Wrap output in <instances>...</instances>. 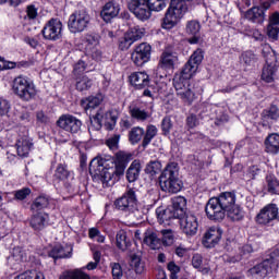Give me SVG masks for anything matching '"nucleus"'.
<instances>
[{
	"label": "nucleus",
	"mask_w": 279,
	"mask_h": 279,
	"mask_svg": "<svg viewBox=\"0 0 279 279\" xmlns=\"http://www.w3.org/2000/svg\"><path fill=\"white\" fill-rule=\"evenodd\" d=\"M114 206L118 210L124 213L128 219L133 221V223L142 221L145 217V211L143 207L138 205V198L133 189H129L121 197L116 199Z\"/></svg>",
	"instance_id": "obj_1"
},
{
	"label": "nucleus",
	"mask_w": 279,
	"mask_h": 279,
	"mask_svg": "<svg viewBox=\"0 0 279 279\" xmlns=\"http://www.w3.org/2000/svg\"><path fill=\"white\" fill-rule=\"evenodd\" d=\"M159 186L163 193L174 195L180 193L184 186L180 180V168L177 162L169 163L159 175Z\"/></svg>",
	"instance_id": "obj_2"
},
{
	"label": "nucleus",
	"mask_w": 279,
	"mask_h": 279,
	"mask_svg": "<svg viewBox=\"0 0 279 279\" xmlns=\"http://www.w3.org/2000/svg\"><path fill=\"white\" fill-rule=\"evenodd\" d=\"M129 10L140 21L151 19V12H161L167 8V0H131Z\"/></svg>",
	"instance_id": "obj_3"
},
{
	"label": "nucleus",
	"mask_w": 279,
	"mask_h": 279,
	"mask_svg": "<svg viewBox=\"0 0 279 279\" xmlns=\"http://www.w3.org/2000/svg\"><path fill=\"white\" fill-rule=\"evenodd\" d=\"M193 77V74L189 71H180L174 74L173 84L174 88L177 90L178 97L184 101V104H187L191 106L193 101L195 100V93L191 90V88L186 87L189 86V80Z\"/></svg>",
	"instance_id": "obj_4"
},
{
	"label": "nucleus",
	"mask_w": 279,
	"mask_h": 279,
	"mask_svg": "<svg viewBox=\"0 0 279 279\" xmlns=\"http://www.w3.org/2000/svg\"><path fill=\"white\" fill-rule=\"evenodd\" d=\"M220 206H222L227 217L231 221H241L243 219V209L236 204V194L234 192H223L216 197Z\"/></svg>",
	"instance_id": "obj_5"
},
{
	"label": "nucleus",
	"mask_w": 279,
	"mask_h": 279,
	"mask_svg": "<svg viewBox=\"0 0 279 279\" xmlns=\"http://www.w3.org/2000/svg\"><path fill=\"white\" fill-rule=\"evenodd\" d=\"M12 90L22 101H32L36 97V85L25 76L13 80Z\"/></svg>",
	"instance_id": "obj_6"
},
{
	"label": "nucleus",
	"mask_w": 279,
	"mask_h": 279,
	"mask_svg": "<svg viewBox=\"0 0 279 279\" xmlns=\"http://www.w3.org/2000/svg\"><path fill=\"white\" fill-rule=\"evenodd\" d=\"M189 11L183 4H180L178 0H171L170 5L162 19L161 27L162 29H173L175 25L182 21V17Z\"/></svg>",
	"instance_id": "obj_7"
},
{
	"label": "nucleus",
	"mask_w": 279,
	"mask_h": 279,
	"mask_svg": "<svg viewBox=\"0 0 279 279\" xmlns=\"http://www.w3.org/2000/svg\"><path fill=\"white\" fill-rule=\"evenodd\" d=\"M279 267V250H274L269 258H266L263 263L254 266L248 270L251 276H260V278H265L267 274H271L274 271H278Z\"/></svg>",
	"instance_id": "obj_8"
},
{
	"label": "nucleus",
	"mask_w": 279,
	"mask_h": 279,
	"mask_svg": "<svg viewBox=\"0 0 279 279\" xmlns=\"http://www.w3.org/2000/svg\"><path fill=\"white\" fill-rule=\"evenodd\" d=\"M95 165L98 167V171H100V181L105 186H112L114 184V174L117 173V169L110 168L109 160L104 157L94 158L89 163V171H93Z\"/></svg>",
	"instance_id": "obj_9"
},
{
	"label": "nucleus",
	"mask_w": 279,
	"mask_h": 279,
	"mask_svg": "<svg viewBox=\"0 0 279 279\" xmlns=\"http://www.w3.org/2000/svg\"><path fill=\"white\" fill-rule=\"evenodd\" d=\"M90 24V15L86 10H78L72 13L68 21V27L72 34L84 32Z\"/></svg>",
	"instance_id": "obj_10"
},
{
	"label": "nucleus",
	"mask_w": 279,
	"mask_h": 279,
	"mask_svg": "<svg viewBox=\"0 0 279 279\" xmlns=\"http://www.w3.org/2000/svg\"><path fill=\"white\" fill-rule=\"evenodd\" d=\"M119 119V114L117 111L109 110L106 111L105 108L98 109L96 114L92 119V123H96V128L101 130L102 123L107 128V130H114V125H117V120Z\"/></svg>",
	"instance_id": "obj_11"
},
{
	"label": "nucleus",
	"mask_w": 279,
	"mask_h": 279,
	"mask_svg": "<svg viewBox=\"0 0 279 279\" xmlns=\"http://www.w3.org/2000/svg\"><path fill=\"white\" fill-rule=\"evenodd\" d=\"M57 128H60V130L69 132V134L72 135L80 134L82 132V120L73 114H62L57 120Z\"/></svg>",
	"instance_id": "obj_12"
},
{
	"label": "nucleus",
	"mask_w": 279,
	"mask_h": 279,
	"mask_svg": "<svg viewBox=\"0 0 279 279\" xmlns=\"http://www.w3.org/2000/svg\"><path fill=\"white\" fill-rule=\"evenodd\" d=\"M62 29V22L58 19H51L45 24L41 34L46 40H60Z\"/></svg>",
	"instance_id": "obj_13"
},
{
	"label": "nucleus",
	"mask_w": 279,
	"mask_h": 279,
	"mask_svg": "<svg viewBox=\"0 0 279 279\" xmlns=\"http://www.w3.org/2000/svg\"><path fill=\"white\" fill-rule=\"evenodd\" d=\"M179 219L183 234H186V236H195V234H197V230H199L197 216L193 214H184V216H181Z\"/></svg>",
	"instance_id": "obj_14"
},
{
	"label": "nucleus",
	"mask_w": 279,
	"mask_h": 279,
	"mask_svg": "<svg viewBox=\"0 0 279 279\" xmlns=\"http://www.w3.org/2000/svg\"><path fill=\"white\" fill-rule=\"evenodd\" d=\"M205 213L210 221H223L227 211L222 208L221 204L218 203L216 197H211L205 206Z\"/></svg>",
	"instance_id": "obj_15"
},
{
	"label": "nucleus",
	"mask_w": 279,
	"mask_h": 279,
	"mask_svg": "<svg viewBox=\"0 0 279 279\" xmlns=\"http://www.w3.org/2000/svg\"><path fill=\"white\" fill-rule=\"evenodd\" d=\"M109 160V163L116 167V172L118 175H123L125 172V169L128 168V165H130V161L132 160V154L120 150L116 153L114 157H108L106 158Z\"/></svg>",
	"instance_id": "obj_16"
},
{
	"label": "nucleus",
	"mask_w": 279,
	"mask_h": 279,
	"mask_svg": "<svg viewBox=\"0 0 279 279\" xmlns=\"http://www.w3.org/2000/svg\"><path fill=\"white\" fill-rule=\"evenodd\" d=\"M278 219V205L277 204H268L266 205L256 216V221L260 226H267L271 223V221H276Z\"/></svg>",
	"instance_id": "obj_17"
},
{
	"label": "nucleus",
	"mask_w": 279,
	"mask_h": 279,
	"mask_svg": "<svg viewBox=\"0 0 279 279\" xmlns=\"http://www.w3.org/2000/svg\"><path fill=\"white\" fill-rule=\"evenodd\" d=\"M149 58H151V46L147 43L137 46L132 53V60L136 66H143V64L149 62Z\"/></svg>",
	"instance_id": "obj_18"
},
{
	"label": "nucleus",
	"mask_w": 279,
	"mask_h": 279,
	"mask_svg": "<svg viewBox=\"0 0 279 279\" xmlns=\"http://www.w3.org/2000/svg\"><path fill=\"white\" fill-rule=\"evenodd\" d=\"M221 236H223V230L219 227H211L205 232L202 243L204 247L211 248L219 244Z\"/></svg>",
	"instance_id": "obj_19"
},
{
	"label": "nucleus",
	"mask_w": 279,
	"mask_h": 279,
	"mask_svg": "<svg viewBox=\"0 0 279 279\" xmlns=\"http://www.w3.org/2000/svg\"><path fill=\"white\" fill-rule=\"evenodd\" d=\"M84 47L86 53L92 56L94 60H99V58H101V51L97 48L99 47V37L95 35H86L84 38Z\"/></svg>",
	"instance_id": "obj_20"
},
{
	"label": "nucleus",
	"mask_w": 279,
	"mask_h": 279,
	"mask_svg": "<svg viewBox=\"0 0 279 279\" xmlns=\"http://www.w3.org/2000/svg\"><path fill=\"white\" fill-rule=\"evenodd\" d=\"M32 216L29 219V226L36 232H40V230H45L47 228V223L49 221V215L45 211H32Z\"/></svg>",
	"instance_id": "obj_21"
},
{
	"label": "nucleus",
	"mask_w": 279,
	"mask_h": 279,
	"mask_svg": "<svg viewBox=\"0 0 279 279\" xmlns=\"http://www.w3.org/2000/svg\"><path fill=\"white\" fill-rule=\"evenodd\" d=\"M202 31V24L197 20H191L186 22L185 32L189 36H192L187 39L190 45H197L202 38L199 32Z\"/></svg>",
	"instance_id": "obj_22"
},
{
	"label": "nucleus",
	"mask_w": 279,
	"mask_h": 279,
	"mask_svg": "<svg viewBox=\"0 0 279 279\" xmlns=\"http://www.w3.org/2000/svg\"><path fill=\"white\" fill-rule=\"evenodd\" d=\"M158 222L161 226H170L171 219H180L179 214L173 211V208L168 207L162 209L161 207L157 208L156 210Z\"/></svg>",
	"instance_id": "obj_23"
},
{
	"label": "nucleus",
	"mask_w": 279,
	"mask_h": 279,
	"mask_svg": "<svg viewBox=\"0 0 279 279\" xmlns=\"http://www.w3.org/2000/svg\"><path fill=\"white\" fill-rule=\"evenodd\" d=\"M130 82L132 86H135L138 90L149 86V75L143 71L133 72L130 75Z\"/></svg>",
	"instance_id": "obj_24"
},
{
	"label": "nucleus",
	"mask_w": 279,
	"mask_h": 279,
	"mask_svg": "<svg viewBox=\"0 0 279 279\" xmlns=\"http://www.w3.org/2000/svg\"><path fill=\"white\" fill-rule=\"evenodd\" d=\"M121 8L116 2H108L105 4L100 16L104 19L106 23L112 21L116 16H119V12Z\"/></svg>",
	"instance_id": "obj_25"
},
{
	"label": "nucleus",
	"mask_w": 279,
	"mask_h": 279,
	"mask_svg": "<svg viewBox=\"0 0 279 279\" xmlns=\"http://www.w3.org/2000/svg\"><path fill=\"white\" fill-rule=\"evenodd\" d=\"M265 9L263 7H253L245 13V19L251 23H264L265 22Z\"/></svg>",
	"instance_id": "obj_26"
},
{
	"label": "nucleus",
	"mask_w": 279,
	"mask_h": 279,
	"mask_svg": "<svg viewBox=\"0 0 279 279\" xmlns=\"http://www.w3.org/2000/svg\"><path fill=\"white\" fill-rule=\"evenodd\" d=\"M143 244L150 247V250H160L162 241L154 231H146L144 233Z\"/></svg>",
	"instance_id": "obj_27"
},
{
	"label": "nucleus",
	"mask_w": 279,
	"mask_h": 279,
	"mask_svg": "<svg viewBox=\"0 0 279 279\" xmlns=\"http://www.w3.org/2000/svg\"><path fill=\"white\" fill-rule=\"evenodd\" d=\"M101 101H104V95L98 94L96 96H89L81 100V106L84 110H95L98 106H101Z\"/></svg>",
	"instance_id": "obj_28"
},
{
	"label": "nucleus",
	"mask_w": 279,
	"mask_h": 279,
	"mask_svg": "<svg viewBox=\"0 0 279 279\" xmlns=\"http://www.w3.org/2000/svg\"><path fill=\"white\" fill-rule=\"evenodd\" d=\"M202 60H204V52H202V49H197L186 62L185 71H197L199 64H202Z\"/></svg>",
	"instance_id": "obj_29"
},
{
	"label": "nucleus",
	"mask_w": 279,
	"mask_h": 279,
	"mask_svg": "<svg viewBox=\"0 0 279 279\" xmlns=\"http://www.w3.org/2000/svg\"><path fill=\"white\" fill-rule=\"evenodd\" d=\"M158 69L173 71L175 69V58L170 52H163L160 57Z\"/></svg>",
	"instance_id": "obj_30"
},
{
	"label": "nucleus",
	"mask_w": 279,
	"mask_h": 279,
	"mask_svg": "<svg viewBox=\"0 0 279 279\" xmlns=\"http://www.w3.org/2000/svg\"><path fill=\"white\" fill-rule=\"evenodd\" d=\"M266 151L268 154H278L279 151V134L271 133L265 140Z\"/></svg>",
	"instance_id": "obj_31"
},
{
	"label": "nucleus",
	"mask_w": 279,
	"mask_h": 279,
	"mask_svg": "<svg viewBox=\"0 0 279 279\" xmlns=\"http://www.w3.org/2000/svg\"><path fill=\"white\" fill-rule=\"evenodd\" d=\"M32 142L29 140L21 138L16 142V151L20 158H27L29 156V151H32Z\"/></svg>",
	"instance_id": "obj_32"
},
{
	"label": "nucleus",
	"mask_w": 279,
	"mask_h": 279,
	"mask_svg": "<svg viewBox=\"0 0 279 279\" xmlns=\"http://www.w3.org/2000/svg\"><path fill=\"white\" fill-rule=\"evenodd\" d=\"M29 66V63L27 61H21V62H12L5 60V58L0 57V71H10L12 69H27Z\"/></svg>",
	"instance_id": "obj_33"
},
{
	"label": "nucleus",
	"mask_w": 279,
	"mask_h": 279,
	"mask_svg": "<svg viewBox=\"0 0 279 279\" xmlns=\"http://www.w3.org/2000/svg\"><path fill=\"white\" fill-rule=\"evenodd\" d=\"M45 208H49V197L46 195H40L34 199L31 205L32 213H43Z\"/></svg>",
	"instance_id": "obj_34"
},
{
	"label": "nucleus",
	"mask_w": 279,
	"mask_h": 279,
	"mask_svg": "<svg viewBox=\"0 0 279 279\" xmlns=\"http://www.w3.org/2000/svg\"><path fill=\"white\" fill-rule=\"evenodd\" d=\"M71 252H73V248H71V247L64 248L63 246L58 245V246H54L49 252V256H50V258L58 260V258H69V256H71Z\"/></svg>",
	"instance_id": "obj_35"
},
{
	"label": "nucleus",
	"mask_w": 279,
	"mask_h": 279,
	"mask_svg": "<svg viewBox=\"0 0 279 279\" xmlns=\"http://www.w3.org/2000/svg\"><path fill=\"white\" fill-rule=\"evenodd\" d=\"M141 175V161L134 160L126 171V180L129 182H136Z\"/></svg>",
	"instance_id": "obj_36"
},
{
	"label": "nucleus",
	"mask_w": 279,
	"mask_h": 279,
	"mask_svg": "<svg viewBox=\"0 0 279 279\" xmlns=\"http://www.w3.org/2000/svg\"><path fill=\"white\" fill-rule=\"evenodd\" d=\"M144 36L145 28L140 26L131 27L125 34V37L130 40L129 44H134L136 40H141Z\"/></svg>",
	"instance_id": "obj_37"
},
{
	"label": "nucleus",
	"mask_w": 279,
	"mask_h": 279,
	"mask_svg": "<svg viewBox=\"0 0 279 279\" xmlns=\"http://www.w3.org/2000/svg\"><path fill=\"white\" fill-rule=\"evenodd\" d=\"M156 136H158V128H156L154 124L147 125L146 131H144L142 147H147V145H149V143H151Z\"/></svg>",
	"instance_id": "obj_38"
},
{
	"label": "nucleus",
	"mask_w": 279,
	"mask_h": 279,
	"mask_svg": "<svg viewBox=\"0 0 279 279\" xmlns=\"http://www.w3.org/2000/svg\"><path fill=\"white\" fill-rule=\"evenodd\" d=\"M143 136H145V129L141 126H134L129 132V141L131 145H136L143 141Z\"/></svg>",
	"instance_id": "obj_39"
},
{
	"label": "nucleus",
	"mask_w": 279,
	"mask_h": 279,
	"mask_svg": "<svg viewBox=\"0 0 279 279\" xmlns=\"http://www.w3.org/2000/svg\"><path fill=\"white\" fill-rule=\"evenodd\" d=\"M170 208L173 209V213L179 214V219L184 215V209L186 208V198L184 196H177L172 198V206Z\"/></svg>",
	"instance_id": "obj_40"
},
{
	"label": "nucleus",
	"mask_w": 279,
	"mask_h": 279,
	"mask_svg": "<svg viewBox=\"0 0 279 279\" xmlns=\"http://www.w3.org/2000/svg\"><path fill=\"white\" fill-rule=\"evenodd\" d=\"M129 113L132 119H135L136 121H147V119H149V112L136 106H130Z\"/></svg>",
	"instance_id": "obj_41"
},
{
	"label": "nucleus",
	"mask_w": 279,
	"mask_h": 279,
	"mask_svg": "<svg viewBox=\"0 0 279 279\" xmlns=\"http://www.w3.org/2000/svg\"><path fill=\"white\" fill-rule=\"evenodd\" d=\"M162 171V163L159 160H151L146 165L145 173L148 175H158Z\"/></svg>",
	"instance_id": "obj_42"
},
{
	"label": "nucleus",
	"mask_w": 279,
	"mask_h": 279,
	"mask_svg": "<svg viewBox=\"0 0 279 279\" xmlns=\"http://www.w3.org/2000/svg\"><path fill=\"white\" fill-rule=\"evenodd\" d=\"M262 117L264 121H278L279 108L272 105L269 109L263 111Z\"/></svg>",
	"instance_id": "obj_43"
},
{
	"label": "nucleus",
	"mask_w": 279,
	"mask_h": 279,
	"mask_svg": "<svg viewBox=\"0 0 279 279\" xmlns=\"http://www.w3.org/2000/svg\"><path fill=\"white\" fill-rule=\"evenodd\" d=\"M116 245L122 252H125V250H128V247L131 245V243H130V241H128V235L125 234V232L120 231L116 235Z\"/></svg>",
	"instance_id": "obj_44"
},
{
	"label": "nucleus",
	"mask_w": 279,
	"mask_h": 279,
	"mask_svg": "<svg viewBox=\"0 0 279 279\" xmlns=\"http://www.w3.org/2000/svg\"><path fill=\"white\" fill-rule=\"evenodd\" d=\"M60 279H90L86 272L75 269V270H70L63 274Z\"/></svg>",
	"instance_id": "obj_45"
},
{
	"label": "nucleus",
	"mask_w": 279,
	"mask_h": 279,
	"mask_svg": "<svg viewBox=\"0 0 279 279\" xmlns=\"http://www.w3.org/2000/svg\"><path fill=\"white\" fill-rule=\"evenodd\" d=\"M267 182V191L271 193V195H279V181L276 177L268 175L266 178Z\"/></svg>",
	"instance_id": "obj_46"
},
{
	"label": "nucleus",
	"mask_w": 279,
	"mask_h": 279,
	"mask_svg": "<svg viewBox=\"0 0 279 279\" xmlns=\"http://www.w3.org/2000/svg\"><path fill=\"white\" fill-rule=\"evenodd\" d=\"M240 62L244 66H253V64H256V54L252 51H245L241 54Z\"/></svg>",
	"instance_id": "obj_47"
},
{
	"label": "nucleus",
	"mask_w": 279,
	"mask_h": 279,
	"mask_svg": "<svg viewBox=\"0 0 279 279\" xmlns=\"http://www.w3.org/2000/svg\"><path fill=\"white\" fill-rule=\"evenodd\" d=\"M202 263H204V258L199 254H195L192 257V265L194 269H198L201 274H208L210 271V268L202 266Z\"/></svg>",
	"instance_id": "obj_48"
},
{
	"label": "nucleus",
	"mask_w": 279,
	"mask_h": 279,
	"mask_svg": "<svg viewBox=\"0 0 279 279\" xmlns=\"http://www.w3.org/2000/svg\"><path fill=\"white\" fill-rule=\"evenodd\" d=\"M93 86V81L86 77L85 75H81L76 77V89L77 90H88Z\"/></svg>",
	"instance_id": "obj_49"
},
{
	"label": "nucleus",
	"mask_w": 279,
	"mask_h": 279,
	"mask_svg": "<svg viewBox=\"0 0 279 279\" xmlns=\"http://www.w3.org/2000/svg\"><path fill=\"white\" fill-rule=\"evenodd\" d=\"M25 258H27V255L25 254L23 247L16 246L12 250L11 260H15V263H23Z\"/></svg>",
	"instance_id": "obj_50"
},
{
	"label": "nucleus",
	"mask_w": 279,
	"mask_h": 279,
	"mask_svg": "<svg viewBox=\"0 0 279 279\" xmlns=\"http://www.w3.org/2000/svg\"><path fill=\"white\" fill-rule=\"evenodd\" d=\"M15 279H45V275L36 270H27L21 275H17Z\"/></svg>",
	"instance_id": "obj_51"
},
{
	"label": "nucleus",
	"mask_w": 279,
	"mask_h": 279,
	"mask_svg": "<svg viewBox=\"0 0 279 279\" xmlns=\"http://www.w3.org/2000/svg\"><path fill=\"white\" fill-rule=\"evenodd\" d=\"M173 129V122L170 117H165L161 121V131L163 136H169L171 134V130Z\"/></svg>",
	"instance_id": "obj_52"
},
{
	"label": "nucleus",
	"mask_w": 279,
	"mask_h": 279,
	"mask_svg": "<svg viewBox=\"0 0 279 279\" xmlns=\"http://www.w3.org/2000/svg\"><path fill=\"white\" fill-rule=\"evenodd\" d=\"M54 178L57 180H66V178H69V170H66V166L59 163L54 172Z\"/></svg>",
	"instance_id": "obj_53"
},
{
	"label": "nucleus",
	"mask_w": 279,
	"mask_h": 279,
	"mask_svg": "<svg viewBox=\"0 0 279 279\" xmlns=\"http://www.w3.org/2000/svg\"><path fill=\"white\" fill-rule=\"evenodd\" d=\"M161 234H162V243L163 245H173V230L170 229H163L161 230Z\"/></svg>",
	"instance_id": "obj_54"
},
{
	"label": "nucleus",
	"mask_w": 279,
	"mask_h": 279,
	"mask_svg": "<svg viewBox=\"0 0 279 279\" xmlns=\"http://www.w3.org/2000/svg\"><path fill=\"white\" fill-rule=\"evenodd\" d=\"M120 138H121L120 135H112L111 137H109L106 141L107 147H109V149H111V151H117V149H119V141H120Z\"/></svg>",
	"instance_id": "obj_55"
},
{
	"label": "nucleus",
	"mask_w": 279,
	"mask_h": 279,
	"mask_svg": "<svg viewBox=\"0 0 279 279\" xmlns=\"http://www.w3.org/2000/svg\"><path fill=\"white\" fill-rule=\"evenodd\" d=\"M37 17H38V9H36L34 4L28 5L26 8V15L24 19L26 21H36Z\"/></svg>",
	"instance_id": "obj_56"
},
{
	"label": "nucleus",
	"mask_w": 279,
	"mask_h": 279,
	"mask_svg": "<svg viewBox=\"0 0 279 279\" xmlns=\"http://www.w3.org/2000/svg\"><path fill=\"white\" fill-rule=\"evenodd\" d=\"M111 272H112L113 279L123 278V269L121 268V264L119 263L111 264Z\"/></svg>",
	"instance_id": "obj_57"
},
{
	"label": "nucleus",
	"mask_w": 279,
	"mask_h": 279,
	"mask_svg": "<svg viewBox=\"0 0 279 279\" xmlns=\"http://www.w3.org/2000/svg\"><path fill=\"white\" fill-rule=\"evenodd\" d=\"M32 194V190L29 187H24L22 190H19L15 192L14 197L15 199H20L23 202V199H26L28 195Z\"/></svg>",
	"instance_id": "obj_58"
},
{
	"label": "nucleus",
	"mask_w": 279,
	"mask_h": 279,
	"mask_svg": "<svg viewBox=\"0 0 279 279\" xmlns=\"http://www.w3.org/2000/svg\"><path fill=\"white\" fill-rule=\"evenodd\" d=\"M10 101L7 99L0 98V117H5L10 112Z\"/></svg>",
	"instance_id": "obj_59"
},
{
	"label": "nucleus",
	"mask_w": 279,
	"mask_h": 279,
	"mask_svg": "<svg viewBox=\"0 0 279 279\" xmlns=\"http://www.w3.org/2000/svg\"><path fill=\"white\" fill-rule=\"evenodd\" d=\"M267 34H268V37H269L272 41H274V40H278L279 26H274V25H271V24H268Z\"/></svg>",
	"instance_id": "obj_60"
},
{
	"label": "nucleus",
	"mask_w": 279,
	"mask_h": 279,
	"mask_svg": "<svg viewBox=\"0 0 279 279\" xmlns=\"http://www.w3.org/2000/svg\"><path fill=\"white\" fill-rule=\"evenodd\" d=\"M36 120L37 123H40L41 125H47L50 121L49 116H47L43 110L36 112Z\"/></svg>",
	"instance_id": "obj_61"
},
{
	"label": "nucleus",
	"mask_w": 279,
	"mask_h": 279,
	"mask_svg": "<svg viewBox=\"0 0 279 279\" xmlns=\"http://www.w3.org/2000/svg\"><path fill=\"white\" fill-rule=\"evenodd\" d=\"M276 77V73L274 71H264L262 72V80L267 84H271Z\"/></svg>",
	"instance_id": "obj_62"
},
{
	"label": "nucleus",
	"mask_w": 279,
	"mask_h": 279,
	"mask_svg": "<svg viewBox=\"0 0 279 279\" xmlns=\"http://www.w3.org/2000/svg\"><path fill=\"white\" fill-rule=\"evenodd\" d=\"M131 267L137 272L143 274V264H141V259L138 258H132L131 260Z\"/></svg>",
	"instance_id": "obj_63"
},
{
	"label": "nucleus",
	"mask_w": 279,
	"mask_h": 279,
	"mask_svg": "<svg viewBox=\"0 0 279 279\" xmlns=\"http://www.w3.org/2000/svg\"><path fill=\"white\" fill-rule=\"evenodd\" d=\"M186 126L189 130H193V128H197V116L191 114L186 118Z\"/></svg>",
	"instance_id": "obj_64"
}]
</instances>
